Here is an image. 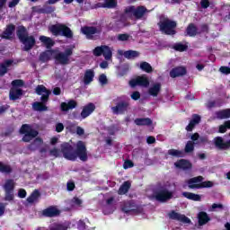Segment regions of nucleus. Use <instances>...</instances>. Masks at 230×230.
<instances>
[{"instance_id": "1", "label": "nucleus", "mask_w": 230, "mask_h": 230, "mask_svg": "<svg viewBox=\"0 0 230 230\" xmlns=\"http://www.w3.org/2000/svg\"><path fill=\"white\" fill-rule=\"evenodd\" d=\"M61 152L63 157L68 161H76L77 157H79L81 161H87V148L85 147V143L83 141H78L75 144V152L73 150V146L70 144H62Z\"/></svg>"}, {"instance_id": "2", "label": "nucleus", "mask_w": 230, "mask_h": 230, "mask_svg": "<svg viewBox=\"0 0 230 230\" xmlns=\"http://www.w3.org/2000/svg\"><path fill=\"white\" fill-rule=\"evenodd\" d=\"M172 188H175V185L170 181L162 185L154 194V197L158 202H168L173 199L175 190Z\"/></svg>"}, {"instance_id": "3", "label": "nucleus", "mask_w": 230, "mask_h": 230, "mask_svg": "<svg viewBox=\"0 0 230 230\" xmlns=\"http://www.w3.org/2000/svg\"><path fill=\"white\" fill-rule=\"evenodd\" d=\"M36 93H38L39 96H41L40 100L42 102H34L32 104V109H34V111H38L40 112L48 111V107H46V105H44V103H46V102H48V100L49 98V94H51V92L49 90H47L46 86H44V85H38L36 87Z\"/></svg>"}, {"instance_id": "4", "label": "nucleus", "mask_w": 230, "mask_h": 230, "mask_svg": "<svg viewBox=\"0 0 230 230\" xmlns=\"http://www.w3.org/2000/svg\"><path fill=\"white\" fill-rule=\"evenodd\" d=\"M17 37L20 41L23 44V49L25 51H29L31 49L33 46H35V38L33 36L28 35V31H26V28L20 27L17 31Z\"/></svg>"}, {"instance_id": "5", "label": "nucleus", "mask_w": 230, "mask_h": 230, "mask_svg": "<svg viewBox=\"0 0 230 230\" xmlns=\"http://www.w3.org/2000/svg\"><path fill=\"white\" fill-rule=\"evenodd\" d=\"M158 26L162 33H165V35H175V28L177 26L175 22L166 17H162Z\"/></svg>"}, {"instance_id": "6", "label": "nucleus", "mask_w": 230, "mask_h": 230, "mask_svg": "<svg viewBox=\"0 0 230 230\" xmlns=\"http://www.w3.org/2000/svg\"><path fill=\"white\" fill-rule=\"evenodd\" d=\"M202 176L191 178L187 181V184L190 190H200L201 188H212L213 181H203Z\"/></svg>"}, {"instance_id": "7", "label": "nucleus", "mask_w": 230, "mask_h": 230, "mask_svg": "<svg viewBox=\"0 0 230 230\" xmlns=\"http://www.w3.org/2000/svg\"><path fill=\"white\" fill-rule=\"evenodd\" d=\"M49 30L52 33V35H55L56 37L58 35H63V37H66L67 39H71V37H73V31H71V29L60 23L56 25H50L49 27Z\"/></svg>"}, {"instance_id": "8", "label": "nucleus", "mask_w": 230, "mask_h": 230, "mask_svg": "<svg viewBox=\"0 0 230 230\" xmlns=\"http://www.w3.org/2000/svg\"><path fill=\"white\" fill-rule=\"evenodd\" d=\"M55 60L57 64L61 66H67L71 64V56L73 55V48H67L65 52L55 53Z\"/></svg>"}, {"instance_id": "9", "label": "nucleus", "mask_w": 230, "mask_h": 230, "mask_svg": "<svg viewBox=\"0 0 230 230\" xmlns=\"http://www.w3.org/2000/svg\"><path fill=\"white\" fill-rule=\"evenodd\" d=\"M146 12H148V10H146L145 6L136 7L134 5H130L125 10V17H135L136 19H142Z\"/></svg>"}, {"instance_id": "10", "label": "nucleus", "mask_w": 230, "mask_h": 230, "mask_svg": "<svg viewBox=\"0 0 230 230\" xmlns=\"http://www.w3.org/2000/svg\"><path fill=\"white\" fill-rule=\"evenodd\" d=\"M20 133L24 134L22 137V141H24V143H30L31 139H34V137H37V136H39V132L28 124H24L22 126Z\"/></svg>"}, {"instance_id": "11", "label": "nucleus", "mask_w": 230, "mask_h": 230, "mask_svg": "<svg viewBox=\"0 0 230 230\" xmlns=\"http://www.w3.org/2000/svg\"><path fill=\"white\" fill-rule=\"evenodd\" d=\"M93 55L95 57H104L105 60H112V49L109 46H101L93 49Z\"/></svg>"}, {"instance_id": "12", "label": "nucleus", "mask_w": 230, "mask_h": 230, "mask_svg": "<svg viewBox=\"0 0 230 230\" xmlns=\"http://www.w3.org/2000/svg\"><path fill=\"white\" fill-rule=\"evenodd\" d=\"M150 84V82L148 81V78L146 76H137V78L132 79L129 81L130 87H136L137 85H140V87H148Z\"/></svg>"}, {"instance_id": "13", "label": "nucleus", "mask_w": 230, "mask_h": 230, "mask_svg": "<svg viewBox=\"0 0 230 230\" xmlns=\"http://www.w3.org/2000/svg\"><path fill=\"white\" fill-rule=\"evenodd\" d=\"M114 204V198L111 197L106 199V205L102 208V212L104 215H111L116 211V206Z\"/></svg>"}, {"instance_id": "14", "label": "nucleus", "mask_w": 230, "mask_h": 230, "mask_svg": "<svg viewBox=\"0 0 230 230\" xmlns=\"http://www.w3.org/2000/svg\"><path fill=\"white\" fill-rule=\"evenodd\" d=\"M96 110V105L94 103L90 102L83 107V110L81 111V118L83 119H85V118H89L93 111Z\"/></svg>"}, {"instance_id": "15", "label": "nucleus", "mask_w": 230, "mask_h": 230, "mask_svg": "<svg viewBox=\"0 0 230 230\" xmlns=\"http://www.w3.org/2000/svg\"><path fill=\"white\" fill-rule=\"evenodd\" d=\"M128 102H121L118 103L116 106L111 107V111L113 114H123V112H127L128 110Z\"/></svg>"}, {"instance_id": "16", "label": "nucleus", "mask_w": 230, "mask_h": 230, "mask_svg": "<svg viewBox=\"0 0 230 230\" xmlns=\"http://www.w3.org/2000/svg\"><path fill=\"white\" fill-rule=\"evenodd\" d=\"M169 217L172 218V220H177L182 224H190V222H191V220H190V218H188L186 216L179 214L175 211L169 213Z\"/></svg>"}, {"instance_id": "17", "label": "nucleus", "mask_w": 230, "mask_h": 230, "mask_svg": "<svg viewBox=\"0 0 230 230\" xmlns=\"http://www.w3.org/2000/svg\"><path fill=\"white\" fill-rule=\"evenodd\" d=\"M81 31L84 35H85L86 39H94V36L97 33H100V31L94 27H83Z\"/></svg>"}, {"instance_id": "18", "label": "nucleus", "mask_w": 230, "mask_h": 230, "mask_svg": "<svg viewBox=\"0 0 230 230\" xmlns=\"http://www.w3.org/2000/svg\"><path fill=\"white\" fill-rule=\"evenodd\" d=\"M162 84L161 83H154L150 85L148 89V94L150 96H153L154 98H156V96H159V93H161Z\"/></svg>"}, {"instance_id": "19", "label": "nucleus", "mask_w": 230, "mask_h": 230, "mask_svg": "<svg viewBox=\"0 0 230 230\" xmlns=\"http://www.w3.org/2000/svg\"><path fill=\"white\" fill-rule=\"evenodd\" d=\"M118 54L120 56H124L125 58H128V60H132L134 58H137V57H139V52L136 51V50H127V51H123L121 49L118 50Z\"/></svg>"}, {"instance_id": "20", "label": "nucleus", "mask_w": 230, "mask_h": 230, "mask_svg": "<svg viewBox=\"0 0 230 230\" xmlns=\"http://www.w3.org/2000/svg\"><path fill=\"white\" fill-rule=\"evenodd\" d=\"M42 214L44 217H58V215H60V209L57 207H49L43 210Z\"/></svg>"}, {"instance_id": "21", "label": "nucleus", "mask_w": 230, "mask_h": 230, "mask_svg": "<svg viewBox=\"0 0 230 230\" xmlns=\"http://www.w3.org/2000/svg\"><path fill=\"white\" fill-rule=\"evenodd\" d=\"M183 75H186V67L184 66L175 67L170 72L171 78H177V76H183Z\"/></svg>"}, {"instance_id": "22", "label": "nucleus", "mask_w": 230, "mask_h": 230, "mask_svg": "<svg viewBox=\"0 0 230 230\" xmlns=\"http://www.w3.org/2000/svg\"><path fill=\"white\" fill-rule=\"evenodd\" d=\"M199 123H200V116L193 115L192 119L190 121L189 125L186 127V130L188 132H191V130L195 128V126L199 125Z\"/></svg>"}, {"instance_id": "23", "label": "nucleus", "mask_w": 230, "mask_h": 230, "mask_svg": "<svg viewBox=\"0 0 230 230\" xmlns=\"http://www.w3.org/2000/svg\"><path fill=\"white\" fill-rule=\"evenodd\" d=\"M136 209L137 207L130 202H126L122 206V211L124 213H129L130 215H136Z\"/></svg>"}, {"instance_id": "24", "label": "nucleus", "mask_w": 230, "mask_h": 230, "mask_svg": "<svg viewBox=\"0 0 230 230\" xmlns=\"http://www.w3.org/2000/svg\"><path fill=\"white\" fill-rule=\"evenodd\" d=\"M190 139L193 141L192 143H194V145H202V143L208 142V137H200L199 133H194L191 135Z\"/></svg>"}, {"instance_id": "25", "label": "nucleus", "mask_w": 230, "mask_h": 230, "mask_svg": "<svg viewBox=\"0 0 230 230\" xmlns=\"http://www.w3.org/2000/svg\"><path fill=\"white\" fill-rule=\"evenodd\" d=\"M91 223L88 219L79 220L77 222V229L78 230H94V227H91Z\"/></svg>"}, {"instance_id": "26", "label": "nucleus", "mask_w": 230, "mask_h": 230, "mask_svg": "<svg viewBox=\"0 0 230 230\" xmlns=\"http://www.w3.org/2000/svg\"><path fill=\"white\" fill-rule=\"evenodd\" d=\"M22 96V90L17 88V87H13L10 91L9 93V98L10 100H19Z\"/></svg>"}, {"instance_id": "27", "label": "nucleus", "mask_w": 230, "mask_h": 230, "mask_svg": "<svg viewBox=\"0 0 230 230\" xmlns=\"http://www.w3.org/2000/svg\"><path fill=\"white\" fill-rule=\"evenodd\" d=\"M93 80H94V71L91 69L86 70L84 75V85H89Z\"/></svg>"}, {"instance_id": "28", "label": "nucleus", "mask_w": 230, "mask_h": 230, "mask_svg": "<svg viewBox=\"0 0 230 230\" xmlns=\"http://www.w3.org/2000/svg\"><path fill=\"white\" fill-rule=\"evenodd\" d=\"M174 165L176 168H180V170H190L191 168V164L187 160H179Z\"/></svg>"}, {"instance_id": "29", "label": "nucleus", "mask_w": 230, "mask_h": 230, "mask_svg": "<svg viewBox=\"0 0 230 230\" xmlns=\"http://www.w3.org/2000/svg\"><path fill=\"white\" fill-rule=\"evenodd\" d=\"M215 116L217 119H227V118H230V109L217 111Z\"/></svg>"}, {"instance_id": "30", "label": "nucleus", "mask_w": 230, "mask_h": 230, "mask_svg": "<svg viewBox=\"0 0 230 230\" xmlns=\"http://www.w3.org/2000/svg\"><path fill=\"white\" fill-rule=\"evenodd\" d=\"M40 42H42V44H44V46H46V48L48 49H49V48H53V46H55V41H53L52 39L49 37L40 36Z\"/></svg>"}, {"instance_id": "31", "label": "nucleus", "mask_w": 230, "mask_h": 230, "mask_svg": "<svg viewBox=\"0 0 230 230\" xmlns=\"http://www.w3.org/2000/svg\"><path fill=\"white\" fill-rule=\"evenodd\" d=\"M76 107V102L75 101H69L68 102H62L61 103V111H71Z\"/></svg>"}, {"instance_id": "32", "label": "nucleus", "mask_w": 230, "mask_h": 230, "mask_svg": "<svg viewBox=\"0 0 230 230\" xmlns=\"http://www.w3.org/2000/svg\"><path fill=\"white\" fill-rule=\"evenodd\" d=\"M214 145L219 150H226V142L224 141V138H222V137H217L216 138H214Z\"/></svg>"}, {"instance_id": "33", "label": "nucleus", "mask_w": 230, "mask_h": 230, "mask_svg": "<svg viewBox=\"0 0 230 230\" xmlns=\"http://www.w3.org/2000/svg\"><path fill=\"white\" fill-rule=\"evenodd\" d=\"M182 195L185 197V199H189V200H195L196 202H200L202 199L200 195L191 192H182Z\"/></svg>"}, {"instance_id": "34", "label": "nucleus", "mask_w": 230, "mask_h": 230, "mask_svg": "<svg viewBox=\"0 0 230 230\" xmlns=\"http://www.w3.org/2000/svg\"><path fill=\"white\" fill-rule=\"evenodd\" d=\"M55 55L54 50H47L40 54V59L41 62H48V60H50V58Z\"/></svg>"}, {"instance_id": "35", "label": "nucleus", "mask_w": 230, "mask_h": 230, "mask_svg": "<svg viewBox=\"0 0 230 230\" xmlns=\"http://www.w3.org/2000/svg\"><path fill=\"white\" fill-rule=\"evenodd\" d=\"M199 224L200 226H205V224L209 220V217L206 212H199L198 215Z\"/></svg>"}, {"instance_id": "36", "label": "nucleus", "mask_w": 230, "mask_h": 230, "mask_svg": "<svg viewBox=\"0 0 230 230\" xmlns=\"http://www.w3.org/2000/svg\"><path fill=\"white\" fill-rule=\"evenodd\" d=\"M13 31H15V26L8 25L6 30L4 31L3 38L4 39H11Z\"/></svg>"}, {"instance_id": "37", "label": "nucleus", "mask_w": 230, "mask_h": 230, "mask_svg": "<svg viewBox=\"0 0 230 230\" xmlns=\"http://www.w3.org/2000/svg\"><path fill=\"white\" fill-rule=\"evenodd\" d=\"M198 33H200V31H199V30L197 29V27H195V25L191 23L188 26L187 35H189V37H195V35H197Z\"/></svg>"}, {"instance_id": "38", "label": "nucleus", "mask_w": 230, "mask_h": 230, "mask_svg": "<svg viewBox=\"0 0 230 230\" xmlns=\"http://www.w3.org/2000/svg\"><path fill=\"white\" fill-rule=\"evenodd\" d=\"M40 197V194L39 193V190H34L29 198H27V202L29 204H33L34 202H37L39 200V198Z\"/></svg>"}, {"instance_id": "39", "label": "nucleus", "mask_w": 230, "mask_h": 230, "mask_svg": "<svg viewBox=\"0 0 230 230\" xmlns=\"http://www.w3.org/2000/svg\"><path fill=\"white\" fill-rule=\"evenodd\" d=\"M13 61L12 60H6L4 64L0 66V75H5V73L8 71V67L12 66Z\"/></svg>"}, {"instance_id": "40", "label": "nucleus", "mask_w": 230, "mask_h": 230, "mask_svg": "<svg viewBox=\"0 0 230 230\" xmlns=\"http://www.w3.org/2000/svg\"><path fill=\"white\" fill-rule=\"evenodd\" d=\"M130 190V181H125L119 190V195H125Z\"/></svg>"}, {"instance_id": "41", "label": "nucleus", "mask_w": 230, "mask_h": 230, "mask_svg": "<svg viewBox=\"0 0 230 230\" xmlns=\"http://www.w3.org/2000/svg\"><path fill=\"white\" fill-rule=\"evenodd\" d=\"M67 225H62L58 223L51 224L49 226V230H67Z\"/></svg>"}, {"instance_id": "42", "label": "nucleus", "mask_w": 230, "mask_h": 230, "mask_svg": "<svg viewBox=\"0 0 230 230\" xmlns=\"http://www.w3.org/2000/svg\"><path fill=\"white\" fill-rule=\"evenodd\" d=\"M136 125H152V119L146 118V119H135Z\"/></svg>"}, {"instance_id": "43", "label": "nucleus", "mask_w": 230, "mask_h": 230, "mask_svg": "<svg viewBox=\"0 0 230 230\" xmlns=\"http://www.w3.org/2000/svg\"><path fill=\"white\" fill-rule=\"evenodd\" d=\"M169 155H172L173 157H182L184 153L182 151L177 149H170L168 151Z\"/></svg>"}, {"instance_id": "44", "label": "nucleus", "mask_w": 230, "mask_h": 230, "mask_svg": "<svg viewBox=\"0 0 230 230\" xmlns=\"http://www.w3.org/2000/svg\"><path fill=\"white\" fill-rule=\"evenodd\" d=\"M82 204H84V201L80 198L75 197L71 200V205L73 208H81Z\"/></svg>"}, {"instance_id": "45", "label": "nucleus", "mask_w": 230, "mask_h": 230, "mask_svg": "<svg viewBox=\"0 0 230 230\" xmlns=\"http://www.w3.org/2000/svg\"><path fill=\"white\" fill-rule=\"evenodd\" d=\"M140 69H142V71H146V73H152V66L146 62H142L140 64Z\"/></svg>"}, {"instance_id": "46", "label": "nucleus", "mask_w": 230, "mask_h": 230, "mask_svg": "<svg viewBox=\"0 0 230 230\" xmlns=\"http://www.w3.org/2000/svg\"><path fill=\"white\" fill-rule=\"evenodd\" d=\"M194 143L193 141H188L186 146H185V152L187 154H190V152H193V150H195V146H194Z\"/></svg>"}, {"instance_id": "47", "label": "nucleus", "mask_w": 230, "mask_h": 230, "mask_svg": "<svg viewBox=\"0 0 230 230\" xmlns=\"http://www.w3.org/2000/svg\"><path fill=\"white\" fill-rule=\"evenodd\" d=\"M0 172L2 173H10V172H12V168L7 164L0 163Z\"/></svg>"}, {"instance_id": "48", "label": "nucleus", "mask_w": 230, "mask_h": 230, "mask_svg": "<svg viewBox=\"0 0 230 230\" xmlns=\"http://www.w3.org/2000/svg\"><path fill=\"white\" fill-rule=\"evenodd\" d=\"M227 128H230V120L226 121L223 125L219 126V132L224 134L226 132Z\"/></svg>"}, {"instance_id": "49", "label": "nucleus", "mask_w": 230, "mask_h": 230, "mask_svg": "<svg viewBox=\"0 0 230 230\" xmlns=\"http://www.w3.org/2000/svg\"><path fill=\"white\" fill-rule=\"evenodd\" d=\"M42 145V139L40 138H36L34 142L30 146L31 150H35L38 146H40Z\"/></svg>"}, {"instance_id": "50", "label": "nucleus", "mask_w": 230, "mask_h": 230, "mask_svg": "<svg viewBox=\"0 0 230 230\" xmlns=\"http://www.w3.org/2000/svg\"><path fill=\"white\" fill-rule=\"evenodd\" d=\"M5 191H13V181L8 180L4 184Z\"/></svg>"}, {"instance_id": "51", "label": "nucleus", "mask_w": 230, "mask_h": 230, "mask_svg": "<svg viewBox=\"0 0 230 230\" xmlns=\"http://www.w3.org/2000/svg\"><path fill=\"white\" fill-rule=\"evenodd\" d=\"M174 49L176 51H186L188 49V45H184L182 43H178L174 45Z\"/></svg>"}, {"instance_id": "52", "label": "nucleus", "mask_w": 230, "mask_h": 230, "mask_svg": "<svg viewBox=\"0 0 230 230\" xmlns=\"http://www.w3.org/2000/svg\"><path fill=\"white\" fill-rule=\"evenodd\" d=\"M118 3L116 0H106L104 3V7L105 8H114Z\"/></svg>"}, {"instance_id": "53", "label": "nucleus", "mask_w": 230, "mask_h": 230, "mask_svg": "<svg viewBox=\"0 0 230 230\" xmlns=\"http://www.w3.org/2000/svg\"><path fill=\"white\" fill-rule=\"evenodd\" d=\"M12 85L13 87H16L17 89H19L18 87H22L24 85V83L22 82V80H14L12 82Z\"/></svg>"}, {"instance_id": "54", "label": "nucleus", "mask_w": 230, "mask_h": 230, "mask_svg": "<svg viewBox=\"0 0 230 230\" xmlns=\"http://www.w3.org/2000/svg\"><path fill=\"white\" fill-rule=\"evenodd\" d=\"M99 82L101 85H106L107 84V75H105L104 74L101 75L99 76Z\"/></svg>"}, {"instance_id": "55", "label": "nucleus", "mask_w": 230, "mask_h": 230, "mask_svg": "<svg viewBox=\"0 0 230 230\" xmlns=\"http://www.w3.org/2000/svg\"><path fill=\"white\" fill-rule=\"evenodd\" d=\"M5 200H13V190H5Z\"/></svg>"}, {"instance_id": "56", "label": "nucleus", "mask_w": 230, "mask_h": 230, "mask_svg": "<svg viewBox=\"0 0 230 230\" xmlns=\"http://www.w3.org/2000/svg\"><path fill=\"white\" fill-rule=\"evenodd\" d=\"M223 208L224 206L222 204L214 203L210 208V211H216L217 209H222Z\"/></svg>"}, {"instance_id": "57", "label": "nucleus", "mask_w": 230, "mask_h": 230, "mask_svg": "<svg viewBox=\"0 0 230 230\" xmlns=\"http://www.w3.org/2000/svg\"><path fill=\"white\" fill-rule=\"evenodd\" d=\"M128 35L127 34H119L118 35V40H120L121 42H125V40H128Z\"/></svg>"}, {"instance_id": "58", "label": "nucleus", "mask_w": 230, "mask_h": 230, "mask_svg": "<svg viewBox=\"0 0 230 230\" xmlns=\"http://www.w3.org/2000/svg\"><path fill=\"white\" fill-rule=\"evenodd\" d=\"M220 73H223V75H229L230 74V68L227 66H221L219 68Z\"/></svg>"}, {"instance_id": "59", "label": "nucleus", "mask_w": 230, "mask_h": 230, "mask_svg": "<svg viewBox=\"0 0 230 230\" xmlns=\"http://www.w3.org/2000/svg\"><path fill=\"white\" fill-rule=\"evenodd\" d=\"M134 166V164L131 161H126L123 164L124 170H128V168H132Z\"/></svg>"}, {"instance_id": "60", "label": "nucleus", "mask_w": 230, "mask_h": 230, "mask_svg": "<svg viewBox=\"0 0 230 230\" xmlns=\"http://www.w3.org/2000/svg\"><path fill=\"white\" fill-rule=\"evenodd\" d=\"M141 98V93H139V92H134L132 94H131V99L132 100H139Z\"/></svg>"}, {"instance_id": "61", "label": "nucleus", "mask_w": 230, "mask_h": 230, "mask_svg": "<svg viewBox=\"0 0 230 230\" xmlns=\"http://www.w3.org/2000/svg\"><path fill=\"white\" fill-rule=\"evenodd\" d=\"M200 5H201V8H208L209 7V0H201Z\"/></svg>"}, {"instance_id": "62", "label": "nucleus", "mask_w": 230, "mask_h": 230, "mask_svg": "<svg viewBox=\"0 0 230 230\" xmlns=\"http://www.w3.org/2000/svg\"><path fill=\"white\" fill-rule=\"evenodd\" d=\"M50 155H53L54 157H59L60 152L58 151V149L54 148L50 151Z\"/></svg>"}, {"instance_id": "63", "label": "nucleus", "mask_w": 230, "mask_h": 230, "mask_svg": "<svg viewBox=\"0 0 230 230\" xmlns=\"http://www.w3.org/2000/svg\"><path fill=\"white\" fill-rule=\"evenodd\" d=\"M18 197H20V199H24L26 197V190L23 189H21L18 191Z\"/></svg>"}, {"instance_id": "64", "label": "nucleus", "mask_w": 230, "mask_h": 230, "mask_svg": "<svg viewBox=\"0 0 230 230\" xmlns=\"http://www.w3.org/2000/svg\"><path fill=\"white\" fill-rule=\"evenodd\" d=\"M56 130H57L58 132H62V130H64V124H62V123H58V124L56 125Z\"/></svg>"}]
</instances>
